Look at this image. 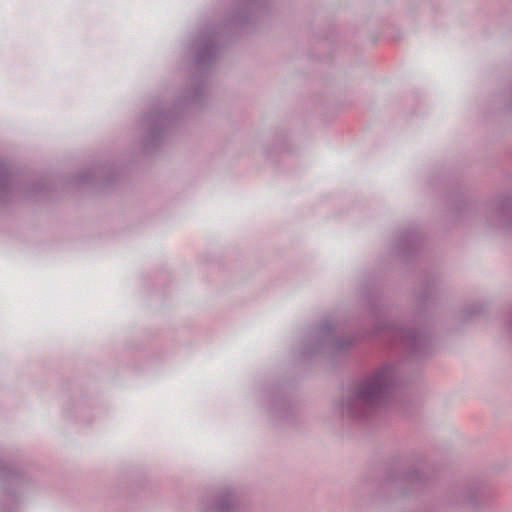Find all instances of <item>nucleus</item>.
Instances as JSON below:
<instances>
[{"instance_id": "f257e3e1", "label": "nucleus", "mask_w": 512, "mask_h": 512, "mask_svg": "<svg viewBox=\"0 0 512 512\" xmlns=\"http://www.w3.org/2000/svg\"><path fill=\"white\" fill-rule=\"evenodd\" d=\"M396 381L394 365L384 364L371 371L344 393L338 404L342 417L356 422L372 417L388 402Z\"/></svg>"}, {"instance_id": "f03ea898", "label": "nucleus", "mask_w": 512, "mask_h": 512, "mask_svg": "<svg viewBox=\"0 0 512 512\" xmlns=\"http://www.w3.org/2000/svg\"><path fill=\"white\" fill-rule=\"evenodd\" d=\"M377 335H383L392 343H400L410 353L418 355L426 353L430 345V337L418 328H404L393 324L377 327Z\"/></svg>"}, {"instance_id": "7ed1b4c3", "label": "nucleus", "mask_w": 512, "mask_h": 512, "mask_svg": "<svg viewBox=\"0 0 512 512\" xmlns=\"http://www.w3.org/2000/svg\"><path fill=\"white\" fill-rule=\"evenodd\" d=\"M220 28L207 27L201 32L193 43L191 51L194 54V63L199 69L212 64L219 53Z\"/></svg>"}, {"instance_id": "20e7f679", "label": "nucleus", "mask_w": 512, "mask_h": 512, "mask_svg": "<svg viewBox=\"0 0 512 512\" xmlns=\"http://www.w3.org/2000/svg\"><path fill=\"white\" fill-rule=\"evenodd\" d=\"M487 499V489L483 485L473 483L457 491L454 503L469 509H477L479 505Z\"/></svg>"}, {"instance_id": "39448f33", "label": "nucleus", "mask_w": 512, "mask_h": 512, "mask_svg": "<svg viewBox=\"0 0 512 512\" xmlns=\"http://www.w3.org/2000/svg\"><path fill=\"white\" fill-rule=\"evenodd\" d=\"M171 116L165 111L149 113L143 118V125L149 130L151 138L155 139L170 122Z\"/></svg>"}, {"instance_id": "423d86ee", "label": "nucleus", "mask_w": 512, "mask_h": 512, "mask_svg": "<svg viewBox=\"0 0 512 512\" xmlns=\"http://www.w3.org/2000/svg\"><path fill=\"white\" fill-rule=\"evenodd\" d=\"M239 505L234 491L225 490L217 498L213 512H237Z\"/></svg>"}, {"instance_id": "0eeeda50", "label": "nucleus", "mask_w": 512, "mask_h": 512, "mask_svg": "<svg viewBox=\"0 0 512 512\" xmlns=\"http://www.w3.org/2000/svg\"><path fill=\"white\" fill-rule=\"evenodd\" d=\"M13 192V178L7 165L0 162V200L5 201Z\"/></svg>"}, {"instance_id": "6e6552de", "label": "nucleus", "mask_w": 512, "mask_h": 512, "mask_svg": "<svg viewBox=\"0 0 512 512\" xmlns=\"http://www.w3.org/2000/svg\"><path fill=\"white\" fill-rule=\"evenodd\" d=\"M335 330V326L331 321L323 322L318 328V338L321 343H329L332 337V334Z\"/></svg>"}, {"instance_id": "1a4fd4ad", "label": "nucleus", "mask_w": 512, "mask_h": 512, "mask_svg": "<svg viewBox=\"0 0 512 512\" xmlns=\"http://www.w3.org/2000/svg\"><path fill=\"white\" fill-rule=\"evenodd\" d=\"M424 477H425L424 471L420 472L418 468H413V469L409 470L403 476V481L411 483V484H414V483L416 484V483L422 482Z\"/></svg>"}, {"instance_id": "9d476101", "label": "nucleus", "mask_w": 512, "mask_h": 512, "mask_svg": "<svg viewBox=\"0 0 512 512\" xmlns=\"http://www.w3.org/2000/svg\"><path fill=\"white\" fill-rule=\"evenodd\" d=\"M354 342H355L354 337H347L345 339H337L335 342V348L337 350H342V349L352 346Z\"/></svg>"}, {"instance_id": "9b49d317", "label": "nucleus", "mask_w": 512, "mask_h": 512, "mask_svg": "<svg viewBox=\"0 0 512 512\" xmlns=\"http://www.w3.org/2000/svg\"><path fill=\"white\" fill-rule=\"evenodd\" d=\"M501 213H509L512 215V199L508 198L505 200L501 207Z\"/></svg>"}, {"instance_id": "f8f14e48", "label": "nucleus", "mask_w": 512, "mask_h": 512, "mask_svg": "<svg viewBox=\"0 0 512 512\" xmlns=\"http://www.w3.org/2000/svg\"><path fill=\"white\" fill-rule=\"evenodd\" d=\"M413 239H414V235H410V234H409V235H407V236L405 237V240H406V241H410V242H412V241H413Z\"/></svg>"}, {"instance_id": "ddd939ff", "label": "nucleus", "mask_w": 512, "mask_h": 512, "mask_svg": "<svg viewBox=\"0 0 512 512\" xmlns=\"http://www.w3.org/2000/svg\"><path fill=\"white\" fill-rule=\"evenodd\" d=\"M507 326H508V329L512 331V320L509 323H507Z\"/></svg>"}]
</instances>
